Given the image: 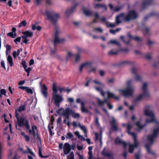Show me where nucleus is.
Masks as SVG:
<instances>
[{"label":"nucleus","instance_id":"423d86ee","mask_svg":"<svg viewBox=\"0 0 159 159\" xmlns=\"http://www.w3.org/2000/svg\"><path fill=\"white\" fill-rule=\"evenodd\" d=\"M132 81L129 80L127 82V88L125 90H119V91L123 94L125 97H131L133 95V93L134 91L133 87H130Z\"/></svg>","mask_w":159,"mask_h":159},{"label":"nucleus","instance_id":"6e6552de","mask_svg":"<svg viewBox=\"0 0 159 159\" xmlns=\"http://www.w3.org/2000/svg\"><path fill=\"white\" fill-rule=\"evenodd\" d=\"M45 13L49 20L53 23H55L58 19L60 18V15L53 11L46 10Z\"/></svg>","mask_w":159,"mask_h":159},{"label":"nucleus","instance_id":"3c124183","mask_svg":"<svg viewBox=\"0 0 159 159\" xmlns=\"http://www.w3.org/2000/svg\"><path fill=\"white\" fill-rule=\"evenodd\" d=\"M67 159H75L73 152H71L70 153V155L68 156Z\"/></svg>","mask_w":159,"mask_h":159},{"label":"nucleus","instance_id":"f3484780","mask_svg":"<svg viewBox=\"0 0 159 159\" xmlns=\"http://www.w3.org/2000/svg\"><path fill=\"white\" fill-rule=\"evenodd\" d=\"M71 150L70 146L68 143H65L64 146L63 151L64 154L63 156H65V155L68 154Z\"/></svg>","mask_w":159,"mask_h":159},{"label":"nucleus","instance_id":"9b49d317","mask_svg":"<svg viewBox=\"0 0 159 159\" xmlns=\"http://www.w3.org/2000/svg\"><path fill=\"white\" fill-rule=\"evenodd\" d=\"M19 116H18V118H16L18 126L20 127L25 126L27 129H29L30 127L29 124V121L25 117H23L19 119Z\"/></svg>","mask_w":159,"mask_h":159},{"label":"nucleus","instance_id":"680f3d73","mask_svg":"<svg viewBox=\"0 0 159 159\" xmlns=\"http://www.w3.org/2000/svg\"><path fill=\"white\" fill-rule=\"evenodd\" d=\"M20 40L21 37H19L15 39L14 40V41L16 43H17V42H20Z\"/></svg>","mask_w":159,"mask_h":159},{"label":"nucleus","instance_id":"dca6fc26","mask_svg":"<svg viewBox=\"0 0 159 159\" xmlns=\"http://www.w3.org/2000/svg\"><path fill=\"white\" fill-rule=\"evenodd\" d=\"M95 19L93 21V23H95L98 22L97 20V19H99L100 20H101L103 22L107 23L108 22L106 19L104 17H100L98 13L96 12H95Z\"/></svg>","mask_w":159,"mask_h":159},{"label":"nucleus","instance_id":"a211bd4d","mask_svg":"<svg viewBox=\"0 0 159 159\" xmlns=\"http://www.w3.org/2000/svg\"><path fill=\"white\" fill-rule=\"evenodd\" d=\"M32 130L28 129L29 130V133L32 134L34 137H35L36 136H37V137L38 139H40V138L38 136L37 134V127L35 125H33L32 127Z\"/></svg>","mask_w":159,"mask_h":159},{"label":"nucleus","instance_id":"cd10ccee","mask_svg":"<svg viewBox=\"0 0 159 159\" xmlns=\"http://www.w3.org/2000/svg\"><path fill=\"white\" fill-rule=\"evenodd\" d=\"M26 147L27 148V151H24L23 149V148H20V150L21 151L23 152L24 153H30L31 155L33 156V157H34L35 156V154L32 151V150L27 146H26Z\"/></svg>","mask_w":159,"mask_h":159},{"label":"nucleus","instance_id":"37998d69","mask_svg":"<svg viewBox=\"0 0 159 159\" xmlns=\"http://www.w3.org/2000/svg\"><path fill=\"white\" fill-rule=\"evenodd\" d=\"M144 57L145 58L148 60H150L152 58V53H148L144 55Z\"/></svg>","mask_w":159,"mask_h":159},{"label":"nucleus","instance_id":"774afa93","mask_svg":"<svg viewBox=\"0 0 159 159\" xmlns=\"http://www.w3.org/2000/svg\"><path fill=\"white\" fill-rule=\"evenodd\" d=\"M95 123L96 125L99 126V123L98 118L97 116L95 117Z\"/></svg>","mask_w":159,"mask_h":159},{"label":"nucleus","instance_id":"6e6d98bb","mask_svg":"<svg viewBox=\"0 0 159 159\" xmlns=\"http://www.w3.org/2000/svg\"><path fill=\"white\" fill-rule=\"evenodd\" d=\"M26 91L27 93H30V94H32L33 93V91L32 89L28 87H27Z\"/></svg>","mask_w":159,"mask_h":159},{"label":"nucleus","instance_id":"f03ea898","mask_svg":"<svg viewBox=\"0 0 159 159\" xmlns=\"http://www.w3.org/2000/svg\"><path fill=\"white\" fill-rule=\"evenodd\" d=\"M138 16L137 13L134 11H130L128 14L126 16H125L124 13H122L116 16V23L119 24L122 20L128 21L136 19Z\"/></svg>","mask_w":159,"mask_h":159},{"label":"nucleus","instance_id":"f257e3e1","mask_svg":"<svg viewBox=\"0 0 159 159\" xmlns=\"http://www.w3.org/2000/svg\"><path fill=\"white\" fill-rule=\"evenodd\" d=\"M159 134V127H158L154 129L152 134L148 135L147 137L148 143L145 145V146L147 149V152L153 155H156V153L155 152L151 150L150 146L155 141Z\"/></svg>","mask_w":159,"mask_h":159},{"label":"nucleus","instance_id":"aec40b11","mask_svg":"<svg viewBox=\"0 0 159 159\" xmlns=\"http://www.w3.org/2000/svg\"><path fill=\"white\" fill-rule=\"evenodd\" d=\"M93 64L92 62H87L82 64L80 66V71L82 72V69L84 68L90 67Z\"/></svg>","mask_w":159,"mask_h":159},{"label":"nucleus","instance_id":"bb28decb","mask_svg":"<svg viewBox=\"0 0 159 159\" xmlns=\"http://www.w3.org/2000/svg\"><path fill=\"white\" fill-rule=\"evenodd\" d=\"M82 9L84 14L87 16H93V15H95V12L93 13V12L89 10H86L84 7H82Z\"/></svg>","mask_w":159,"mask_h":159},{"label":"nucleus","instance_id":"5701e85b","mask_svg":"<svg viewBox=\"0 0 159 159\" xmlns=\"http://www.w3.org/2000/svg\"><path fill=\"white\" fill-rule=\"evenodd\" d=\"M109 6L111 10L115 11H118L120 10L124 6V5L118 6L115 8L113 5L111 4L110 3L109 4Z\"/></svg>","mask_w":159,"mask_h":159},{"label":"nucleus","instance_id":"c9c22d12","mask_svg":"<svg viewBox=\"0 0 159 159\" xmlns=\"http://www.w3.org/2000/svg\"><path fill=\"white\" fill-rule=\"evenodd\" d=\"M94 7L96 9L103 8L104 10H106L107 9L105 5L102 4H96L95 5Z\"/></svg>","mask_w":159,"mask_h":159},{"label":"nucleus","instance_id":"09e8293b","mask_svg":"<svg viewBox=\"0 0 159 159\" xmlns=\"http://www.w3.org/2000/svg\"><path fill=\"white\" fill-rule=\"evenodd\" d=\"M73 137V134L70 132L68 133L66 136L67 139H71Z\"/></svg>","mask_w":159,"mask_h":159},{"label":"nucleus","instance_id":"7ed1b4c3","mask_svg":"<svg viewBox=\"0 0 159 159\" xmlns=\"http://www.w3.org/2000/svg\"><path fill=\"white\" fill-rule=\"evenodd\" d=\"M132 127L133 125L131 123L129 122L127 124V132L129 134L131 135L133 137L134 139V144H129V152L130 153L133 152L134 148H137L138 145V142L137 140L136 134L134 132H130V130Z\"/></svg>","mask_w":159,"mask_h":159},{"label":"nucleus","instance_id":"e2e57ef3","mask_svg":"<svg viewBox=\"0 0 159 159\" xmlns=\"http://www.w3.org/2000/svg\"><path fill=\"white\" fill-rule=\"evenodd\" d=\"M117 53V52H116L114 51L113 50H111L108 52V54L109 55H115Z\"/></svg>","mask_w":159,"mask_h":159},{"label":"nucleus","instance_id":"69168bd1","mask_svg":"<svg viewBox=\"0 0 159 159\" xmlns=\"http://www.w3.org/2000/svg\"><path fill=\"white\" fill-rule=\"evenodd\" d=\"M80 124L79 123H77L75 121H73V125L74 127H77L78 126H79V124Z\"/></svg>","mask_w":159,"mask_h":159},{"label":"nucleus","instance_id":"4c0bfd02","mask_svg":"<svg viewBox=\"0 0 159 159\" xmlns=\"http://www.w3.org/2000/svg\"><path fill=\"white\" fill-rule=\"evenodd\" d=\"M41 28H42L41 26L36 24L33 25L32 27V30H37L38 31H40L41 29Z\"/></svg>","mask_w":159,"mask_h":159},{"label":"nucleus","instance_id":"2f4dec72","mask_svg":"<svg viewBox=\"0 0 159 159\" xmlns=\"http://www.w3.org/2000/svg\"><path fill=\"white\" fill-rule=\"evenodd\" d=\"M81 110L82 112L83 113L88 112L89 111L87 110L85 106L84 102H82L81 103Z\"/></svg>","mask_w":159,"mask_h":159},{"label":"nucleus","instance_id":"f8f14e48","mask_svg":"<svg viewBox=\"0 0 159 159\" xmlns=\"http://www.w3.org/2000/svg\"><path fill=\"white\" fill-rule=\"evenodd\" d=\"M93 81L95 84V88L96 90L100 92L101 95L104 97L106 93L103 92L102 91L103 88L104 87L103 84L100 81L97 80H94Z\"/></svg>","mask_w":159,"mask_h":159},{"label":"nucleus","instance_id":"1a4fd4ad","mask_svg":"<svg viewBox=\"0 0 159 159\" xmlns=\"http://www.w3.org/2000/svg\"><path fill=\"white\" fill-rule=\"evenodd\" d=\"M72 110L69 108L64 109L63 108H61L57 111V114L61 115L65 117L67 119H68L70 116L71 114Z\"/></svg>","mask_w":159,"mask_h":159},{"label":"nucleus","instance_id":"ea45409f","mask_svg":"<svg viewBox=\"0 0 159 159\" xmlns=\"http://www.w3.org/2000/svg\"><path fill=\"white\" fill-rule=\"evenodd\" d=\"M102 153L104 156L110 157H111V155L109 152H106L105 150V149L102 152Z\"/></svg>","mask_w":159,"mask_h":159},{"label":"nucleus","instance_id":"4be33fe9","mask_svg":"<svg viewBox=\"0 0 159 159\" xmlns=\"http://www.w3.org/2000/svg\"><path fill=\"white\" fill-rule=\"evenodd\" d=\"M131 71L133 74L135 75L134 78L135 80L137 81H140L141 80L142 77L136 74V69L135 68H132L131 69Z\"/></svg>","mask_w":159,"mask_h":159},{"label":"nucleus","instance_id":"338daca9","mask_svg":"<svg viewBox=\"0 0 159 159\" xmlns=\"http://www.w3.org/2000/svg\"><path fill=\"white\" fill-rule=\"evenodd\" d=\"M67 101L70 103H72L74 102V99L73 98H67Z\"/></svg>","mask_w":159,"mask_h":159},{"label":"nucleus","instance_id":"49530a36","mask_svg":"<svg viewBox=\"0 0 159 159\" xmlns=\"http://www.w3.org/2000/svg\"><path fill=\"white\" fill-rule=\"evenodd\" d=\"M27 24V22L26 20H24L22 21L21 22L19 25V27H23L25 26Z\"/></svg>","mask_w":159,"mask_h":159},{"label":"nucleus","instance_id":"6ab92c4d","mask_svg":"<svg viewBox=\"0 0 159 159\" xmlns=\"http://www.w3.org/2000/svg\"><path fill=\"white\" fill-rule=\"evenodd\" d=\"M26 108V106L23 105H21L18 109L15 110V116L16 118H18L19 116L18 112H20L25 110Z\"/></svg>","mask_w":159,"mask_h":159},{"label":"nucleus","instance_id":"20e7f679","mask_svg":"<svg viewBox=\"0 0 159 159\" xmlns=\"http://www.w3.org/2000/svg\"><path fill=\"white\" fill-rule=\"evenodd\" d=\"M107 98H105L104 101H102L99 98H97V102L100 107H102L106 103L107 104L109 108L111 109L113 108V106L108 102V99L110 98H113L116 100H118L119 99V97L116 96L114 93L109 91L107 92Z\"/></svg>","mask_w":159,"mask_h":159},{"label":"nucleus","instance_id":"8fccbe9b","mask_svg":"<svg viewBox=\"0 0 159 159\" xmlns=\"http://www.w3.org/2000/svg\"><path fill=\"white\" fill-rule=\"evenodd\" d=\"M106 25L108 27H114L116 26L115 24L111 23L108 22L106 24Z\"/></svg>","mask_w":159,"mask_h":159},{"label":"nucleus","instance_id":"4468645a","mask_svg":"<svg viewBox=\"0 0 159 159\" xmlns=\"http://www.w3.org/2000/svg\"><path fill=\"white\" fill-rule=\"evenodd\" d=\"M79 3H76L75 4L72 6L70 8L67 9L65 11V15L66 16H68L75 11L76 7L79 5Z\"/></svg>","mask_w":159,"mask_h":159},{"label":"nucleus","instance_id":"a878e982","mask_svg":"<svg viewBox=\"0 0 159 159\" xmlns=\"http://www.w3.org/2000/svg\"><path fill=\"white\" fill-rule=\"evenodd\" d=\"M115 143L116 144H122L123 145L124 148H125L126 146L127 145V143L124 141H123L121 140L118 137H117L115 141Z\"/></svg>","mask_w":159,"mask_h":159},{"label":"nucleus","instance_id":"13d9d810","mask_svg":"<svg viewBox=\"0 0 159 159\" xmlns=\"http://www.w3.org/2000/svg\"><path fill=\"white\" fill-rule=\"evenodd\" d=\"M21 64L22 65L24 69H25L27 68V65L25 61L22 60L21 62Z\"/></svg>","mask_w":159,"mask_h":159},{"label":"nucleus","instance_id":"a19ab883","mask_svg":"<svg viewBox=\"0 0 159 159\" xmlns=\"http://www.w3.org/2000/svg\"><path fill=\"white\" fill-rule=\"evenodd\" d=\"M53 95H54L56 94H57V87L55 84H53Z\"/></svg>","mask_w":159,"mask_h":159},{"label":"nucleus","instance_id":"412c9836","mask_svg":"<svg viewBox=\"0 0 159 159\" xmlns=\"http://www.w3.org/2000/svg\"><path fill=\"white\" fill-rule=\"evenodd\" d=\"M154 1V0H144L142 3L143 8H145L149 5L152 4Z\"/></svg>","mask_w":159,"mask_h":159},{"label":"nucleus","instance_id":"bf43d9fd","mask_svg":"<svg viewBox=\"0 0 159 159\" xmlns=\"http://www.w3.org/2000/svg\"><path fill=\"white\" fill-rule=\"evenodd\" d=\"M0 93L2 95H5L6 94V91L5 89H1Z\"/></svg>","mask_w":159,"mask_h":159},{"label":"nucleus","instance_id":"052dcab7","mask_svg":"<svg viewBox=\"0 0 159 159\" xmlns=\"http://www.w3.org/2000/svg\"><path fill=\"white\" fill-rule=\"evenodd\" d=\"M48 130L49 132V133L50 135L52 136L53 135L52 131L51 130V125H49L48 126Z\"/></svg>","mask_w":159,"mask_h":159},{"label":"nucleus","instance_id":"0e129e2a","mask_svg":"<svg viewBox=\"0 0 159 159\" xmlns=\"http://www.w3.org/2000/svg\"><path fill=\"white\" fill-rule=\"evenodd\" d=\"M155 43V42L153 41L148 40V45H151Z\"/></svg>","mask_w":159,"mask_h":159},{"label":"nucleus","instance_id":"4d7b16f0","mask_svg":"<svg viewBox=\"0 0 159 159\" xmlns=\"http://www.w3.org/2000/svg\"><path fill=\"white\" fill-rule=\"evenodd\" d=\"M120 51L124 53H127L129 52V49L127 48L121 49Z\"/></svg>","mask_w":159,"mask_h":159},{"label":"nucleus","instance_id":"c85d7f7f","mask_svg":"<svg viewBox=\"0 0 159 159\" xmlns=\"http://www.w3.org/2000/svg\"><path fill=\"white\" fill-rule=\"evenodd\" d=\"M153 16L159 18V12H157L155 11L152 12L149 15L145 16V19L146 20L149 17Z\"/></svg>","mask_w":159,"mask_h":159},{"label":"nucleus","instance_id":"393cba45","mask_svg":"<svg viewBox=\"0 0 159 159\" xmlns=\"http://www.w3.org/2000/svg\"><path fill=\"white\" fill-rule=\"evenodd\" d=\"M12 32L8 33L7 34V35L13 38H15L16 36V29L15 27H13L12 29Z\"/></svg>","mask_w":159,"mask_h":159},{"label":"nucleus","instance_id":"864d4df0","mask_svg":"<svg viewBox=\"0 0 159 159\" xmlns=\"http://www.w3.org/2000/svg\"><path fill=\"white\" fill-rule=\"evenodd\" d=\"M88 154L89 155L88 159H95L93 157L92 151H89Z\"/></svg>","mask_w":159,"mask_h":159},{"label":"nucleus","instance_id":"603ef678","mask_svg":"<svg viewBox=\"0 0 159 159\" xmlns=\"http://www.w3.org/2000/svg\"><path fill=\"white\" fill-rule=\"evenodd\" d=\"M81 58L79 54L77 55L75 58V61L76 62H77L79 61Z\"/></svg>","mask_w":159,"mask_h":159},{"label":"nucleus","instance_id":"7c9ffc66","mask_svg":"<svg viewBox=\"0 0 159 159\" xmlns=\"http://www.w3.org/2000/svg\"><path fill=\"white\" fill-rule=\"evenodd\" d=\"M7 60L8 64L10 67H12L13 65V62L12 57L8 55L7 58Z\"/></svg>","mask_w":159,"mask_h":159},{"label":"nucleus","instance_id":"e433bc0d","mask_svg":"<svg viewBox=\"0 0 159 159\" xmlns=\"http://www.w3.org/2000/svg\"><path fill=\"white\" fill-rule=\"evenodd\" d=\"M74 56V54L71 52H68L66 57V61L71 58Z\"/></svg>","mask_w":159,"mask_h":159},{"label":"nucleus","instance_id":"79ce46f5","mask_svg":"<svg viewBox=\"0 0 159 159\" xmlns=\"http://www.w3.org/2000/svg\"><path fill=\"white\" fill-rule=\"evenodd\" d=\"M6 53L7 55H8L9 53L10 52V51L11 49V46L9 45H7L6 46Z\"/></svg>","mask_w":159,"mask_h":159},{"label":"nucleus","instance_id":"473e14b6","mask_svg":"<svg viewBox=\"0 0 159 159\" xmlns=\"http://www.w3.org/2000/svg\"><path fill=\"white\" fill-rule=\"evenodd\" d=\"M70 115L74 118L78 119L80 117V115L79 113H75L72 110Z\"/></svg>","mask_w":159,"mask_h":159},{"label":"nucleus","instance_id":"58836bf2","mask_svg":"<svg viewBox=\"0 0 159 159\" xmlns=\"http://www.w3.org/2000/svg\"><path fill=\"white\" fill-rule=\"evenodd\" d=\"M107 44H116L118 46L120 45V43L116 40H111Z\"/></svg>","mask_w":159,"mask_h":159},{"label":"nucleus","instance_id":"39448f33","mask_svg":"<svg viewBox=\"0 0 159 159\" xmlns=\"http://www.w3.org/2000/svg\"><path fill=\"white\" fill-rule=\"evenodd\" d=\"M144 112L145 115L148 117V118L146 120V123L155 122L157 124V122L156 121L154 113L152 111V107L151 106H147L145 108Z\"/></svg>","mask_w":159,"mask_h":159},{"label":"nucleus","instance_id":"2eb2a0df","mask_svg":"<svg viewBox=\"0 0 159 159\" xmlns=\"http://www.w3.org/2000/svg\"><path fill=\"white\" fill-rule=\"evenodd\" d=\"M40 88L42 94L45 98H47L48 94V88L44 84L43 85L40 84Z\"/></svg>","mask_w":159,"mask_h":159},{"label":"nucleus","instance_id":"0eeeda50","mask_svg":"<svg viewBox=\"0 0 159 159\" xmlns=\"http://www.w3.org/2000/svg\"><path fill=\"white\" fill-rule=\"evenodd\" d=\"M148 84L147 82L143 83L142 88L143 93L139 95L136 99V102L142 100L145 97H148L150 96V93L148 89Z\"/></svg>","mask_w":159,"mask_h":159},{"label":"nucleus","instance_id":"5fc2aeb1","mask_svg":"<svg viewBox=\"0 0 159 159\" xmlns=\"http://www.w3.org/2000/svg\"><path fill=\"white\" fill-rule=\"evenodd\" d=\"M39 156L41 158H46V157H48V156H43V155L42 153V150L40 148H39Z\"/></svg>","mask_w":159,"mask_h":159},{"label":"nucleus","instance_id":"f704fd0d","mask_svg":"<svg viewBox=\"0 0 159 159\" xmlns=\"http://www.w3.org/2000/svg\"><path fill=\"white\" fill-rule=\"evenodd\" d=\"M22 34L25 35H26L27 37H32L33 35V33L32 32L29 31H26L25 32H22Z\"/></svg>","mask_w":159,"mask_h":159},{"label":"nucleus","instance_id":"de8ad7c7","mask_svg":"<svg viewBox=\"0 0 159 159\" xmlns=\"http://www.w3.org/2000/svg\"><path fill=\"white\" fill-rule=\"evenodd\" d=\"M128 36L131 39H133L135 40H140V39L138 37L136 36V37H133L130 34H128Z\"/></svg>","mask_w":159,"mask_h":159},{"label":"nucleus","instance_id":"c03bdc74","mask_svg":"<svg viewBox=\"0 0 159 159\" xmlns=\"http://www.w3.org/2000/svg\"><path fill=\"white\" fill-rule=\"evenodd\" d=\"M93 31L94 32H100L102 33L103 32V30L102 28L101 27L95 28Z\"/></svg>","mask_w":159,"mask_h":159},{"label":"nucleus","instance_id":"72a5a7b5","mask_svg":"<svg viewBox=\"0 0 159 159\" xmlns=\"http://www.w3.org/2000/svg\"><path fill=\"white\" fill-rule=\"evenodd\" d=\"M136 125L139 128V129L137 130V131L138 132H140V130L142 129L146 125V124L143 125H140V121L137 122L136 123Z\"/></svg>","mask_w":159,"mask_h":159},{"label":"nucleus","instance_id":"c756f323","mask_svg":"<svg viewBox=\"0 0 159 159\" xmlns=\"http://www.w3.org/2000/svg\"><path fill=\"white\" fill-rule=\"evenodd\" d=\"M134 63V62L128 60H126L123 61L120 63L121 66H125L127 65H133Z\"/></svg>","mask_w":159,"mask_h":159},{"label":"nucleus","instance_id":"b1692460","mask_svg":"<svg viewBox=\"0 0 159 159\" xmlns=\"http://www.w3.org/2000/svg\"><path fill=\"white\" fill-rule=\"evenodd\" d=\"M112 120L110 121V124L111 126L112 129L114 131H116L117 130V127L116 125V120L113 117H112Z\"/></svg>","mask_w":159,"mask_h":159},{"label":"nucleus","instance_id":"9d476101","mask_svg":"<svg viewBox=\"0 0 159 159\" xmlns=\"http://www.w3.org/2000/svg\"><path fill=\"white\" fill-rule=\"evenodd\" d=\"M60 32L59 28L58 27H56L55 28V32L54 34V39L53 41L54 46L55 47L56 45L58 43H62L65 41L64 38H60L59 34Z\"/></svg>","mask_w":159,"mask_h":159},{"label":"nucleus","instance_id":"ddd939ff","mask_svg":"<svg viewBox=\"0 0 159 159\" xmlns=\"http://www.w3.org/2000/svg\"><path fill=\"white\" fill-rule=\"evenodd\" d=\"M55 104L58 107L60 106V103L63 100L62 97L58 94L53 95Z\"/></svg>","mask_w":159,"mask_h":159},{"label":"nucleus","instance_id":"a18cd8bd","mask_svg":"<svg viewBox=\"0 0 159 159\" xmlns=\"http://www.w3.org/2000/svg\"><path fill=\"white\" fill-rule=\"evenodd\" d=\"M79 126L80 127L81 129L82 130L84 133L87 132V129L84 126L81 125L80 124H79Z\"/></svg>","mask_w":159,"mask_h":159}]
</instances>
